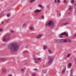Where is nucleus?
I'll return each instance as SVG.
<instances>
[{"mask_svg":"<svg viewBox=\"0 0 76 76\" xmlns=\"http://www.w3.org/2000/svg\"><path fill=\"white\" fill-rule=\"evenodd\" d=\"M64 4H67V2L66 0H64Z\"/></svg>","mask_w":76,"mask_h":76,"instance_id":"6ab92c4d","label":"nucleus"},{"mask_svg":"<svg viewBox=\"0 0 76 76\" xmlns=\"http://www.w3.org/2000/svg\"><path fill=\"white\" fill-rule=\"evenodd\" d=\"M36 1V0H30V2L31 3H32L34 1Z\"/></svg>","mask_w":76,"mask_h":76,"instance_id":"9b49d317","label":"nucleus"},{"mask_svg":"<svg viewBox=\"0 0 76 76\" xmlns=\"http://www.w3.org/2000/svg\"><path fill=\"white\" fill-rule=\"evenodd\" d=\"M31 30V31H33L34 30V28H32V27H31V28H30Z\"/></svg>","mask_w":76,"mask_h":76,"instance_id":"393cba45","label":"nucleus"},{"mask_svg":"<svg viewBox=\"0 0 76 76\" xmlns=\"http://www.w3.org/2000/svg\"><path fill=\"white\" fill-rule=\"evenodd\" d=\"M8 76H12V75H8Z\"/></svg>","mask_w":76,"mask_h":76,"instance_id":"3c124183","label":"nucleus"},{"mask_svg":"<svg viewBox=\"0 0 76 76\" xmlns=\"http://www.w3.org/2000/svg\"><path fill=\"white\" fill-rule=\"evenodd\" d=\"M57 13H58V11H57Z\"/></svg>","mask_w":76,"mask_h":76,"instance_id":"13d9d810","label":"nucleus"},{"mask_svg":"<svg viewBox=\"0 0 76 76\" xmlns=\"http://www.w3.org/2000/svg\"><path fill=\"white\" fill-rule=\"evenodd\" d=\"M0 60H1L3 62H4V61H6V59H5V58H0Z\"/></svg>","mask_w":76,"mask_h":76,"instance_id":"9d476101","label":"nucleus"},{"mask_svg":"<svg viewBox=\"0 0 76 76\" xmlns=\"http://www.w3.org/2000/svg\"><path fill=\"white\" fill-rule=\"evenodd\" d=\"M48 52L50 53V54H52L53 53V52H52V51L51 50H50V49H48Z\"/></svg>","mask_w":76,"mask_h":76,"instance_id":"4468645a","label":"nucleus"},{"mask_svg":"<svg viewBox=\"0 0 76 76\" xmlns=\"http://www.w3.org/2000/svg\"><path fill=\"white\" fill-rule=\"evenodd\" d=\"M55 42L56 43H58V44H59V43H60V39L56 40L55 41Z\"/></svg>","mask_w":76,"mask_h":76,"instance_id":"0eeeda50","label":"nucleus"},{"mask_svg":"<svg viewBox=\"0 0 76 76\" xmlns=\"http://www.w3.org/2000/svg\"><path fill=\"white\" fill-rule=\"evenodd\" d=\"M45 26H49L50 28H53L54 26V23L52 20H49L48 23H47L46 24Z\"/></svg>","mask_w":76,"mask_h":76,"instance_id":"f03ea898","label":"nucleus"},{"mask_svg":"<svg viewBox=\"0 0 76 76\" xmlns=\"http://www.w3.org/2000/svg\"><path fill=\"white\" fill-rule=\"evenodd\" d=\"M7 17H9V16H10V14H7Z\"/></svg>","mask_w":76,"mask_h":76,"instance_id":"c756f323","label":"nucleus"},{"mask_svg":"<svg viewBox=\"0 0 76 76\" xmlns=\"http://www.w3.org/2000/svg\"><path fill=\"white\" fill-rule=\"evenodd\" d=\"M26 26V25H25V24H23V27H25V26Z\"/></svg>","mask_w":76,"mask_h":76,"instance_id":"f704fd0d","label":"nucleus"},{"mask_svg":"<svg viewBox=\"0 0 76 76\" xmlns=\"http://www.w3.org/2000/svg\"><path fill=\"white\" fill-rule=\"evenodd\" d=\"M42 18L43 19H44V16H42Z\"/></svg>","mask_w":76,"mask_h":76,"instance_id":"c9c22d12","label":"nucleus"},{"mask_svg":"<svg viewBox=\"0 0 76 76\" xmlns=\"http://www.w3.org/2000/svg\"><path fill=\"white\" fill-rule=\"evenodd\" d=\"M10 38L9 34L7 33L4 36V38L3 39V42H7V41L9 40Z\"/></svg>","mask_w":76,"mask_h":76,"instance_id":"7ed1b4c3","label":"nucleus"},{"mask_svg":"<svg viewBox=\"0 0 76 76\" xmlns=\"http://www.w3.org/2000/svg\"><path fill=\"white\" fill-rule=\"evenodd\" d=\"M8 47L11 51H17L19 50V46L16 44H10L8 45Z\"/></svg>","mask_w":76,"mask_h":76,"instance_id":"f257e3e1","label":"nucleus"},{"mask_svg":"<svg viewBox=\"0 0 76 76\" xmlns=\"http://www.w3.org/2000/svg\"><path fill=\"white\" fill-rule=\"evenodd\" d=\"M70 12H69L68 13V14H70Z\"/></svg>","mask_w":76,"mask_h":76,"instance_id":"5fc2aeb1","label":"nucleus"},{"mask_svg":"<svg viewBox=\"0 0 76 76\" xmlns=\"http://www.w3.org/2000/svg\"><path fill=\"white\" fill-rule=\"evenodd\" d=\"M21 70V71H22V72H23V71H24V69H22Z\"/></svg>","mask_w":76,"mask_h":76,"instance_id":"79ce46f5","label":"nucleus"},{"mask_svg":"<svg viewBox=\"0 0 76 76\" xmlns=\"http://www.w3.org/2000/svg\"><path fill=\"white\" fill-rule=\"evenodd\" d=\"M46 48H47V45H45V46L44 47L43 49L44 50H45Z\"/></svg>","mask_w":76,"mask_h":76,"instance_id":"f3484780","label":"nucleus"},{"mask_svg":"<svg viewBox=\"0 0 76 76\" xmlns=\"http://www.w3.org/2000/svg\"><path fill=\"white\" fill-rule=\"evenodd\" d=\"M55 3H57V0H55L54 1Z\"/></svg>","mask_w":76,"mask_h":76,"instance_id":"a19ab883","label":"nucleus"},{"mask_svg":"<svg viewBox=\"0 0 76 76\" xmlns=\"http://www.w3.org/2000/svg\"><path fill=\"white\" fill-rule=\"evenodd\" d=\"M65 71H66V69H64L62 71V74H64V73H65Z\"/></svg>","mask_w":76,"mask_h":76,"instance_id":"ddd939ff","label":"nucleus"},{"mask_svg":"<svg viewBox=\"0 0 76 76\" xmlns=\"http://www.w3.org/2000/svg\"><path fill=\"white\" fill-rule=\"evenodd\" d=\"M33 70H35V71H37V69L36 68L34 69Z\"/></svg>","mask_w":76,"mask_h":76,"instance_id":"ea45409f","label":"nucleus"},{"mask_svg":"<svg viewBox=\"0 0 76 76\" xmlns=\"http://www.w3.org/2000/svg\"><path fill=\"white\" fill-rule=\"evenodd\" d=\"M68 66L69 67H71V66H72V64L71 63L68 64Z\"/></svg>","mask_w":76,"mask_h":76,"instance_id":"a211bd4d","label":"nucleus"},{"mask_svg":"<svg viewBox=\"0 0 76 76\" xmlns=\"http://www.w3.org/2000/svg\"><path fill=\"white\" fill-rule=\"evenodd\" d=\"M28 53V51H23V54H24V53Z\"/></svg>","mask_w":76,"mask_h":76,"instance_id":"aec40b11","label":"nucleus"},{"mask_svg":"<svg viewBox=\"0 0 76 76\" xmlns=\"http://www.w3.org/2000/svg\"><path fill=\"white\" fill-rule=\"evenodd\" d=\"M32 76H36V74L35 73L32 74Z\"/></svg>","mask_w":76,"mask_h":76,"instance_id":"b1692460","label":"nucleus"},{"mask_svg":"<svg viewBox=\"0 0 76 76\" xmlns=\"http://www.w3.org/2000/svg\"><path fill=\"white\" fill-rule=\"evenodd\" d=\"M3 30V29H2L1 28L0 29V32H1Z\"/></svg>","mask_w":76,"mask_h":76,"instance_id":"37998d69","label":"nucleus"},{"mask_svg":"<svg viewBox=\"0 0 76 76\" xmlns=\"http://www.w3.org/2000/svg\"><path fill=\"white\" fill-rule=\"evenodd\" d=\"M70 53H69L67 56V57H69L70 56Z\"/></svg>","mask_w":76,"mask_h":76,"instance_id":"bb28decb","label":"nucleus"},{"mask_svg":"<svg viewBox=\"0 0 76 76\" xmlns=\"http://www.w3.org/2000/svg\"><path fill=\"white\" fill-rule=\"evenodd\" d=\"M75 36H73L72 37V39H74V38H75Z\"/></svg>","mask_w":76,"mask_h":76,"instance_id":"e433bc0d","label":"nucleus"},{"mask_svg":"<svg viewBox=\"0 0 76 76\" xmlns=\"http://www.w3.org/2000/svg\"><path fill=\"white\" fill-rule=\"evenodd\" d=\"M75 37H76V34H75L74 35Z\"/></svg>","mask_w":76,"mask_h":76,"instance_id":"49530a36","label":"nucleus"},{"mask_svg":"<svg viewBox=\"0 0 76 76\" xmlns=\"http://www.w3.org/2000/svg\"><path fill=\"white\" fill-rule=\"evenodd\" d=\"M47 72V71L45 70L43 71V73H46V72Z\"/></svg>","mask_w":76,"mask_h":76,"instance_id":"4c0bfd02","label":"nucleus"},{"mask_svg":"<svg viewBox=\"0 0 76 76\" xmlns=\"http://www.w3.org/2000/svg\"><path fill=\"white\" fill-rule=\"evenodd\" d=\"M75 12H76V10H75Z\"/></svg>","mask_w":76,"mask_h":76,"instance_id":"bf43d9fd","label":"nucleus"},{"mask_svg":"<svg viewBox=\"0 0 76 76\" xmlns=\"http://www.w3.org/2000/svg\"><path fill=\"white\" fill-rule=\"evenodd\" d=\"M64 69H65V70H66V66H65L64 67Z\"/></svg>","mask_w":76,"mask_h":76,"instance_id":"09e8293b","label":"nucleus"},{"mask_svg":"<svg viewBox=\"0 0 76 76\" xmlns=\"http://www.w3.org/2000/svg\"><path fill=\"white\" fill-rule=\"evenodd\" d=\"M10 32H11V33H13V32H14V31H12V30H11L10 31Z\"/></svg>","mask_w":76,"mask_h":76,"instance_id":"473e14b6","label":"nucleus"},{"mask_svg":"<svg viewBox=\"0 0 76 76\" xmlns=\"http://www.w3.org/2000/svg\"><path fill=\"white\" fill-rule=\"evenodd\" d=\"M48 58L49 60L48 61V64L49 65H50V64H51V63H52L53 61L54 57L53 56H49L48 57Z\"/></svg>","mask_w":76,"mask_h":76,"instance_id":"20e7f679","label":"nucleus"},{"mask_svg":"<svg viewBox=\"0 0 76 76\" xmlns=\"http://www.w3.org/2000/svg\"><path fill=\"white\" fill-rule=\"evenodd\" d=\"M34 58L35 60V61H36V60H37V59H36V58Z\"/></svg>","mask_w":76,"mask_h":76,"instance_id":"58836bf2","label":"nucleus"},{"mask_svg":"<svg viewBox=\"0 0 76 76\" xmlns=\"http://www.w3.org/2000/svg\"><path fill=\"white\" fill-rule=\"evenodd\" d=\"M61 34L62 35H65L66 34V32H64L62 33Z\"/></svg>","mask_w":76,"mask_h":76,"instance_id":"4be33fe9","label":"nucleus"},{"mask_svg":"<svg viewBox=\"0 0 76 76\" xmlns=\"http://www.w3.org/2000/svg\"><path fill=\"white\" fill-rule=\"evenodd\" d=\"M42 36H43V35L40 34V35H39L38 36H37L36 37V38H37V39H39V38H41V37H42Z\"/></svg>","mask_w":76,"mask_h":76,"instance_id":"6e6552de","label":"nucleus"},{"mask_svg":"<svg viewBox=\"0 0 76 76\" xmlns=\"http://www.w3.org/2000/svg\"><path fill=\"white\" fill-rule=\"evenodd\" d=\"M38 7H40V8H42V5L41 4L38 5Z\"/></svg>","mask_w":76,"mask_h":76,"instance_id":"dca6fc26","label":"nucleus"},{"mask_svg":"<svg viewBox=\"0 0 76 76\" xmlns=\"http://www.w3.org/2000/svg\"><path fill=\"white\" fill-rule=\"evenodd\" d=\"M50 8V4H48L46 6V9H48Z\"/></svg>","mask_w":76,"mask_h":76,"instance_id":"2eb2a0df","label":"nucleus"},{"mask_svg":"<svg viewBox=\"0 0 76 76\" xmlns=\"http://www.w3.org/2000/svg\"><path fill=\"white\" fill-rule=\"evenodd\" d=\"M35 62L37 63H38V61H35Z\"/></svg>","mask_w":76,"mask_h":76,"instance_id":"de8ad7c7","label":"nucleus"},{"mask_svg":"<svg viewBox=\"0 0 76 76\" xmlns=\"http://www.w3.org/2000/svg\"><path fill=\"white\" fill-rule=\"evenodd\" d=\"M61 16V14L59 13V16Z\"/></svg>","mask_w":76,"mask_h":76,"instance_id":"8fccbe9b","label":"nucleus"},{"mask_svg":"<svg viewBox=\"0 0 76 76\" xmlns=\"http://www.w3.org/2000/svg\"><path fill=\"white\" fill-rule=\"evenodd\" d=\"M57 3H60V2H61V1H60V0H57Z\"/></svg>","mask_w":76,"mask_h":76,"instance_id":"5701e85b","label":"nucleus"},{"mask_svg":"<svg viewBox=\"0 0 76 76\" xmlns=\"http://www.w3.org/2000/svg\"><path fill=\"white\" fill-rule=\"evenodd\" d=\"M9 19H7L6 21V22H8L9 21Z\"/></svg>","mask_w":76,"mask_h":76,"instance_id":"cd10ccee","label":"nucleus"},{"mask_svg":"<svg viewBox=\"0 0 76 76\" xmlns=\"http://www.w3.org/2000/svg\"><path fill=\"white\" fill-rule=\"evenodd\" d=\"M5 44H3V45H5Z\"/></svg>","mask_w":76,"mask_h":76,"instance_id":"603ef678","label":"nucleus"},{"mask_svg":"<svg viewBox=\"0 0 76 76\" xmlns=\"http://www.w3.org/2000/svg\"><path fill=\"white\" fill-rule=\"evenodd\" d=\"M72 42V40L71 39H60V43L61 42Z\"/></svg>","mask_w":76,"mask_h":76,"instance_id":"39448f33","label":"nucleus"},{"mask_svg":"<svg viewBox=\"0 0 76 76\" xmlns=\"http://www.w3.org/2000/svg\"><path fill=\"white\" fill-rule=\"evenodd\" d=\"M30 8L31 9V10H32V8Z\"/></svg>","mask_w":76,"mask_h":76,"instance_id":"6e6d98bb","label":"nucleus"},{"mask_svg":"<svg viewBox=\"0 0 76 76\" xmlns=\"http://www.w3.org/2000/svg\"><path fill=\"white\" fill-rule=\"evenodd\" d=\"M2 72H4H4H6V70L4 69V70H3L2 71Z\"/></svg>","mask_w":76,"mask_h":76,"instance_id":"7c9ffc66","label":"nucleus"},{"mask_svg":"<svg viewBox=\"0 0 76 76\" xmlns=\"http://www.w3.org/2000/svg\"><path fill=\"white\" fill-rule=\"evenodd\" d=\"M71 1H72V2H71V3L72 4H73V2H74V0H72Z\"/></svg>","mask_w":76,"mask_h":76,"instance_id":"c85d7f7f","label":"nucleus"},{"mask_svg":"<svg viewBox=\"0 0 76 76\" xmlns=\"http://www.w3.org/2000/svg\"><path fill=\"white\" fill-rule=\"evenodd\" d=\"M41 60V58H39L38 59H37V60H38V61H39V60Z\"/></svg>","mask_w":76,"mask_h":76,"instance_id":"72a5a7b5","label":"nucleus"},{"mask_svg":"<svg viewBox=\"0 0 76 76\" xmlns=\"http://www.w3.org/2000/svg\"><path fill=\"white\" fill-rule=\"evenodd\" d=\"M75 6H76V3L75 4Z\"/></svg>","mask_w":76,"mask_h":76,"instance_id":"4d7b16f0","label":"nucleus"},{"mask_svg":"<svg viewBox=\"0 0 76 76\" xmlns=\"http://www.w3.org/2000/svg\"><path fill=\"white\" fill-rule=\"evenodd\" d=\"M62 35L63 34H60L59 36V38H63V36H62Z\"/></svg>","mask_w":76,"mask_h":76,"instance_id":"f8f14e48","label":"nucleus"},{"mask_svg":"<svg viewBox=\"0 0 76 76\" xmlns=\"http://www.w3.org/2000/svg\"><path fill=\"white\" fill-rule=\"evenodd\" d=\"M67 24H68V23H62V24L63 25H67Z\"/></svg>","mask_w":76,"mask_h":76,"instance_id":"412c9836","label":"nucleus"},{"mask_svg":"<svg viewBox=\"0 0 76 76\" xmlns=\"http://www.w3.org/2000/svg\"><path fill=\"white\" fill-rule=\"evenodd\" d=\"M66 36L67 37H69V36L68 35V34H66Z\"/></svg>","mask_w":76,"mask_h":76,"instance_id":"2f4dec72","label":"nucleus"},{"mask_svg":"<svg viewBox=\"0 0 76 76\" xmlns=\"http://www.w3.org/2000/svg\"><path fill=\"white\" fill-rule=\"evenodd\" d=\"M70 76H73V73L71 74Z\"/></svg>","mask_w":76,"mask_h":76,"instance_id":"a18cd8bd","label":"nucleus"},{"mask_svg":"<svg viewBox=\"0 0 76 76\" xmlns=\"http://www.w3.org/2000/svg\"><path fill=\"white\" fill-rule=\"evenodd\" d=\"M73 9V7L72 6H70L69 7V10H70L71 9Z\"/></svg>","mask_w":76,"mask_h":76,"instance_id":"1a4fd4ad","label":"nucleus"},{"mask_svg":"<svg viewBox=\"0 0 76 76\" xmlns=\"http://www.w3.org/2000/svg\"><path fill=\"white\" fill-rule=\"evenodd\" d=\"M73 69H72L71 70V74L73 73Z\"/></svg>","mask_w":76,"mask_h":76,"instance_id":"a878e982","label":"nucleus"},{"mask_svg":"<svg viewBox=\"0 0 76 76\" xmlns=\"http://www.w3.org/2000/svg\"><path fill=\"white\" fill-rule=\"evenodd\" d=\"M26 47H28V46H26Z\"/></svg>","mask_w":76,"mask_h":76,"instance_id":"864d4df0","label":"nucleus"},{"mask_svg":"<svg viewBox=\"0 0 76 76\" xmlns=\"http://www.w3.org/2000/svg\"><path fill=\"white\" fill-rule=\"evenodd\" d=\"M21 1L22 3H23L24 1V0H21Z\"/></svg>","mask_w":76,"mask_h":76,"instance_id":"c03bdc74","label":"nucleus"},{"mask_svg":"<svg viewBox=\"0 0 76 76\" xmlns=\"http://www.w3.org/2000/svg\"><path fill=\"white\" fill-rule=\"evenodd\" d=\"M41 11V10L36 9L34 11V12L35 13H39Z\"/></svg>","mask_w":76,"mask_h":76,"instance_id":"423d86ee","label":"nucleus"}]
</instances>
